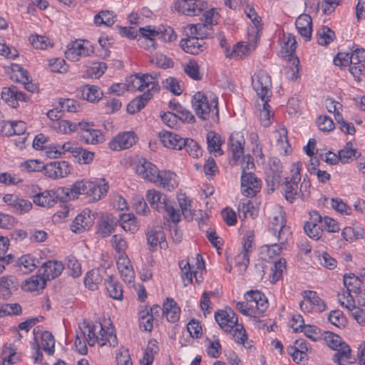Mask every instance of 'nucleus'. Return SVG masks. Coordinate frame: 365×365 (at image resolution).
<instances>
[{"label":"nucleus","mask_w":365,"mask_h":365,"mask_svg":"<svg viewBox=\"0 0 365 365\" xmlns=\"http://www.w3.org/2000/svg\"><path fill=\"white\" fill-rule=\"evenodd\" d=\"M63 190L69 199L73 200L77 198L79 195H86L90 197V201L96 202L107 193L108 185L104 184L103 186H100L94 181L84 179L74 182L71 188H64Z\"/></svg>","instance_id":"nucleus-1"},{"label":"nucleus","mask_w":365,"mask_h":365,"mask_svg":"<svg viewBox=\"0 0 365 365\" xmlns=\"http://www.w3.org/2000/svg\"><path fill=\"white\" fill-rule=\"evenodd\" d=\"M146 199L152 208L158 212L166 213L173 222H178L180 220L179 210L173 207L167 195L158 190H148L146 192Z\"/></svg>","instance_id":"nucleus-2"},{"label":"nucleus","mask_w":365,"mask_h":365,"mask_svg":"<svg viewBox=\"0 0 365 365\" xmlns=\"http://www.w3.org/2000/svg\"><path fill=\"white\" fill-rule=\"evenodd\" d=\"M192 108L196 115L205 120L210 118V113L215 110V115L218 118V101L215 96H210V101L207 96L202 92H197L192 99Z\"/></svg>","instance_id":"nucleus-3"},{"label":"nucleus","mask_w":365,"mask_h":365,"mask_svg":"<svg viewBox=\"0 0 365 365\" xmlns=\"http://www.w3.org/2000/svg\"><path fill=\"white\" fill-rule=\"evenodd\" d=\"M294 165L296 168V171L292 175V177L290 179L286 178L284 182L281 185L282 195L291 203L297 198L304 197V195L302 193V187L303 186L305 187L309 186L308 182H303L300 188L299 187L298 182L301 179L299 173L301 165L299 163H297Z\"/></svg>","instance_id":"nucleus-4"},{"label":"nucleus","mask_w":365,"mask_h":365,"mask_svg":"<svg viewBox=\"0 0 365 365\" xmlns=\"http://www.w3.org/2000/svg\"><path fill=\"white\" fill-rule=\"evenodd\" d=\"M252 85L262 101H269L272 96V81L266 71L259 70L257 72L252 78Z\"/></svg>","instance_id":"nucleus-5"},{"label":"nucleus","mask_w":365,"mask_h":365,"mask_svg":"<svg viewBox=\"0 0 365 365\" xmlns=\"http://www.w3.org/2000/svg\"><path fill=\"white\" fill-rule=\"evenodd\" d=\"M79 328L90 346H94L96 343H98L101 346L106 344V339L103 338L104 334H103L104 329L101 324L95 325L83 320L79 324Z\"/></svg>","instance_id":"nucleus-6"},{"label":"nucleus","mask_w":365,"mask_h":365,"mask_svg":"<svg viewBox=\"0 0 365 365\" xmlns=\"http://www.w3.org/2000/svg\"><path fill=\"white\" fill-rule=\"evenodd\" d=\"M93 125L86 122H79V140L86 144H98L104 141V136L101 130L94 129Z\"/></svg>","instance_id":"nucleus-7"},{"label":"nucleus","mask_w":365,"mask_h":365,"mask_svg":"<svg viewBox=\"0 0 365 365\" xmlns=\"http://www.w3.org/2000/svg\"><path fill=\"white\" fill-rule=\"evenodd\" d=\"M175 9L187 16H197L208 9L207 3L203 0H181L176 4Z\"/></svg>","instance_id":"nucleus-8"},{"label":"nucleus","mask_w":365,"mask_h":365,"mask_svg":"<svg viewBox=\"0 0 365 365\" xmlns=\"http://www.w3.org/2000/svg\"><path fill=\"white\" fill-rule=\"evenodd\" d=\"M135 172L142 178L151 182L158 183V168L153 163L144 158L138 160L135 164Z\"/></svg>","instance_id":"nucleus-9"},{"label":"nucleus","mask_w":365,"mask_h":365,"mask_svg":"<svg viewBox=\"0 0 365 365\" xmlns=\"http://www.w3.org/2000/svg\"><path fill=\"white\" fill-rule=\"evenodd\" d=\"M261 189V180L252 173L242 174L241 191L242 193L249 197L255 196Z\"/></svg>","instance_id":"nucleus-10"},{"label":"nucleus","mask_w":365,"mask_h":365,"mask_svg":"<svg viewBox=\"0 0 365 365\" xmlns=\"http://www.w3.org/2000/svg\"><path fill=\"white\" fill-rule=\"evenodd\" d=\"M215 318L219 326L225 331H232L238 324L237 315L230 308L217 311L215 314Z\"/></svg>","instance_id":"nucleus-11"},{"label":"nucleus","mask_w":365,"mask_h":365,"mask_svg":"<svg viewBox=\"0 0 365 365\" xmlns=\"http://www.w3.org/2000/svg\"><path fill=\"white\" fill-rule=\"evenodd\" d=\"M118 220L112 214H106L98 222L96 234L102 238L110 236L115 230Z\"/></svg>","instance_id":"nucleus-12"},{"label":"nucleus","mask_w":365,"mask_h":365,"mask_svg":"<svg viewBox=\"0 0 365 365\" xmlns=\"http://www.w3.org/2000/svg\"><path fill=\"white\" fill-rule=\"evenodd\" d=\"M147 242L150 251H155L159 245L161 249H166L168 243L165 235L160 227L148 228L145 232Z\"/></svg>","instance_id":"nucleus-13"},{"label":"nucleus","mask_w":365,"mask_h":365,"mask_svg":"<svg viewBox=\"0 0 365 365\" xmlns=\"http://www.w3.org/2000/svg\"><path fill=\"white\" fill-rule=\"evenodd\" d=\"M136 142V135L134 132H124L119 133L109 143V148L112 150L127 149Z\"/></svg>","instance_id":"nucleus-14"},{"label":"nucleus","mask_w":365,"mask_h":365,"mask_svg":"<svg viewBox=\"0 0 365 365\" xmlns=\"http://www.w3.org/2000/svg\"><path fill=\"white\" fill-rule=\"evenodd\" d=\"M187 38L180 41V46L187 53L197 55L202 52L205 48V43L202 39H200L195 35L185 34Z\"/></svg>","instance_id":"nucleus-15"},{"label":"nucleus","mask_w":365,"mask_h":365,"mask_svg":"<svg viewBox=\"0 0 365 365\" xmlns=\"http://www.w3.org/2000/svg\"><path fill=\"white\" fill-rule=\"evenodd\" d=\"M63 269L64 265L61 262L49 260L42 264L38 272L41 273L47 282L58 277Z\"/></svg>","instance_id":"nucleus-16"},{"label":"nucleus","mask_w":365,"mask_h":365,"mask_svg":"<svg viewBox=\"0 0 365 365\" xmlns=\"http://www.w3.org/2000/svg\"><path fill=\"white\" fill-rule=\"evenodd\" d=\"M247 301L252 302L255 317L263 314L268 307V301L264 294L259 291H250L245 294Z\"/></svg>","instance_id":"nucleus-17"},{"label":"nucleus","mask_w":365,"mask_h":365,"mask_svg":"<svg viewBox=\"0 0 365 365\" xmlns=\"http://www.w3.org/2000/svg\"><path fill=\"white\" fill-rule=\"evenodd\" d=\"M1 98L12 108L19 106V101H26L25 95L19 91L16 86L4 87L1 91Z\"/></svg>","instance_id":"nucleus-18"},{"label":"nucleus","mask_w":365,"mask_h":365,"mask_svg":"<svg viewBox=\"0 0 365 365\" xmlns=\"http://www.w3.org/2000/svg\"><path fill=\"white\" fill-rule=\"evenodd\" d=\"M93 51L83 46L82 43L75 41L70 43L65 51V56L71 61H77L81 56H88Z\"/></svg>","instance_id":"nucleus-19"},{"label":"nucleus","mask_w":365,"mask_h":365,"mask_svg":"<svg viewBox=\"0 0 365 365\" xmlns=\"http://www.w3.org/2000/svg\"><path fill=\"white\" fill-rule=\"evenodd\" d=\"M117 267L125 282H131L134 279L135 272L130 259L125 255H120L117 260Z\"/></svg>","instance_id":"nucleus-20"},{"label":"nucleus","mask_w":365,"mask_h":365,"mask_svg":"<svg viewBox=\"0 0 365 365\" xmlns=\"http://www.w3.org/2000/svg\"><path fill=\"white\" fill-rule=\"evenodd\" d=\"M33 201L38 206L51 207L57 202L58 196L53 190H44L43 192L34 194Z\"/></svg>","instance_id":"nucleus-21"},{"label":"nucleus","mask_w":365,"mask_h":365,"mask_svg":"<svg viewBox=\"0 0 365 365\" xmlns=\"http://www.w3.org/2000/svg\"><path fill=\"white\" fill-rule=\"evenodd\" d=\"M296 28L299 34L306 40L312 38V18L308 14H301L296 20Z\"/></svg>","instance_id":"nucleus-22"},{"label":"nucleus","mask_w":365,"mask_h":365,"mask_svg":"<svg viewBox=\"0 0 365 365\" xmlns=\"http://www.w3.org/2000/svg\"><path fill=\"white\" fill-rule=\"evenodd\" d=\"M90 211H83L78 215L71 225V230L76 233H81L88 229L93 224Z\"/></svg>","instance_id":"nucleus-23"},{"label":"nucleus","mask_w":365,"mask_h":365,"mask_svg":"<svg viewBox=\"0 0 365 365\" xmlns=\"http://www.w3.org/2000/svg\"><path fill=\"white\" fill-rule=\"evenodd\" d=\"M159 137L164 146L168 148L182 150L184 138L179 135L170 131H164L159 133Z\"/></svg>","instance_id":"nucleus-24"},{"label":"nucleus","mask_w":365,"mask_h":365,"mask_svg":"<svg viewBox=\"0 0 365 365\" xmlns=\"http://www.w3.org/2000/svg\"><path fill=\"white\" fill-rule=\"evenodd\" d=\"M139 31L140 34L147 36L146 32H149L150 35L156 36L158 39L164 41L165 42H172L176 40L177 35L175 34L173 28L168 26L160 29L159 31L147 29L145 28H140Z\"/></svg>","instance_id":"nucleus-25"},{"label":"nucleus","mask_w":365,"mask_h":365,"mask_svg":"<svg viewBox=\"0 0 365 365\" xmlns=\"http://www.w3.org/2000/svg\"><path fill=\"white\" fill-rule=\"evenodd\" d=\"M279 163V160L277 161V163ZM274 165H276V168H270L269 170L267 173L266 182L268 187V190L270 192H274L277 187H278L281 184L282 179V170L281 168L276 164L275 160H274Z\"/></svg>","instance_id":"nucleus-26"},{"label":"nucleus","mask_w":365,"mask_h":365,"mask_svg":"<svg viewBox=\"0 0 365 365\" xmlns=\"http://www.w3.org/2000/svg\"><path fill=\"white\" fill-rule=\"evenodd\" d=\"M158 183L165 190L170 191L178 186L177 175L170 170H158Z\"/></svg>","instance_id":"nucleus-27"},{"label":"nucleus","mask_w":365,"mask_h":365,"mask_svg":"<svg viewBox=\"0 0 365 365\" xmlns=\"http://www.w3.org/2000/svg\"><path fill=\"white\" fill-rule=\"evenodd\" d=\"M185 34L195 35L204 41L212 34V26L206 24H189L185 27Z\"/></svg>","instance_id":"nucleus-28"},{"label":"nucleus","mask_w":365,"mask_h":365,"mask_svg":"<svg viewBox=\"0 0 365 365\" xmlns=\"http://www.w3.org/2000/svg\"><path fill=\"white\" fill-rule=\"evenodd\" d=\"M180 309L173 299H167L163 304V316L165 317L170 322L175 323L180 319Z\"/></svg>","instance_id":"nucleus-29"},{"label":"nucleus","mask_w":365,"mask_h":365,"mask_svg":"<svg viewBox=\"0 0 365 365\" xmlns=\"http://www.w3.org/2000/svg\"><path fill=\"white\" fill-rule=\"evenodd\" d=\"M361 283L360 279L354 274H345L344 276V284L346 288V291L344 294H347V297L351 298V292L359 294L361 292Z\"/></svg>","instance_id":"nucleus-30"},{"label":"nucleus","mask_w":365,"mask_h":365,"mask_svg":"<svg viewBox=\"0 0 365 365\" xmlns=\"http://www.w3.org/2000/svg\"><path fill=\"white\" fill-rule=\"evenodd\" d=\"M46 282L41 274L38 272L37 274L26 279L22 284L21 287L26 291H38L45 288Z\"/></svg>","instance_id":"nucleus-31"},{"label":"nucleus","mask_w":365,"mask_h":365,"mask_svg":"<svg viewBox=\"0 0 365 365\" xmlns=\"http://www.w3.org/2000/svg\"><path fill=\"white\" fill-rule=\"evenodd\" d=\"M103 270L102 269H93L88 271L85 277L84 284L90 290H96L98 284L103 280Z\"/></svg>","instance_id":"nucleus-32"},{"label":"nucleus","mask_w":365,"mask_h":365,"mask_svg":"<svg viewBox=\"0 0 365 365\" xmlns=\"http://www.w3.org/2000/svg\"><path fill=\"white\" fill-rule=\"evenodd\" d=\"M337 351L333 356V361L339 365H349L351 363L349 361L351 359V349L345 343L341 342L340 346L336 349Z\"/></svg>","instance_id":"nucleus-33"},{"label":"nucleus","mask_w":365,"mask_h":365,"mask_svg":"<svg viewBox=\"0 0 365 365\" xmlns=\"http://www.w3.org/2000/svg\"><path fill=\"white\" fill-rule=\"evenodd\" d=\"M297 41L295 36L292 34H283L282 38V53L283 56L284 53L289 57L293 56L297 48Z\"/></svg>","instance_id":"nucleus-34"},{"label":"nucleus","mask_w":365,"mask_h":365,"mask_svg":"<svg viewBox=\"0 0 365 365\" xmlns=\"http://www.w3.org/2000/svg\"><path fill=\"white\" fill-rule=\"evenodd\" d=\"M80 92L81 98L90 102L98 101L103 96V92L96 86H83Z\"/></svg>","instance_id":"nucleus-35"},{"label":"nucleus","mask_w":365,"mask_h":365,"mask_svg":"<svg viewBox=\"0 0 365 365\" xmlns=\"http://www.w3.org/2000/svg\"><path fill=\"white\" fill-rule=\"evenodd\" d=\"M152 94L150 92L144 93L140 96L130 101L127 106V111L130 114H134L143 108L145 104L151 98Z\"/></svg>","instance_id":"nucleus-36"},{"label":"nucleus","mask_w":365,"mask_h":365,"mask_svg":"<svg viewBox=\"0 0 365 365\" xmlns=\"http://www.w3.org/2000/svg\"><path fill=\"white\" fill-rule=\"evenodd\" d=\"M207 149L212 153L215 152L218 155H222L223 151L221 149L222 140L221 136L215 131H209L207 134Z\"/></svg>","instance_id":"nucleus-37"},{"label":"nucleus","mask_w":365,"mask_h":365,"mask_svg":"<svg viewBox=\"0 0 365 365\" xmlns=\"http://www.w3.org/2000/svg\"><path fill=\"white\" fill-rule=\"evenodd\" d=\"M359 156L358 151L354 148L352 142L346 143L344 148L339 151V158L342 163H348L349 162L356 159Z\"/></svg>","instance_id":"nucleus-38"},{"label":"nucleus","mask_w":365,"mask_h":365,"mask_svg":"<svg viewBox=\"0 0 365 365\" xmlns=\"http://www.w3.org/2000/svg\"><path fill=\"white\" fill-rule=\"evenodd\" d=\"M106 289L109 296L114 299L120 300L123 298V288L121 284L115 282L110 276L105 282Z\"/></svg>","instance_id":"nucleus-39"},{"label":"nucleus","mask_w":365,"mask_h":365,"mask_svg":"<svg viewBox=\"0 0 365 365\" xmlns=\"http://www.w3.org/2000/svg\"><path fill=\"white\" fill-rule=\"evenodd\" d=\"M120 226L125 232L132 234L139 229L136 217L130 214H123L120 216Z\"/></svg>","instance_id":"nucleus-40"},{"label":"nucleus","mask_w":365,"mask_h":365,"mask_svg":"<svg viewBox=\"0 0 365 365\" xmlns=\"http://www.w3.org/2000/svg\"><path fill=\"white\" fill-rule=\"evenodd\" d=\"M116 16L113 11L108 10L101 11L94 16V23L96 26H112L115 21Z\"/></svg>","instance_id":"nucleus-41"},{"label":"nucleus","mask_w":365,"mask_h":365,"mask_svg":"<svg viewBox=\"0 0 365 365\" xmlns=\"http://www.w3.org/2000/svg\"><path fill=\"white\" fill-rule=\"evenodd\" d=\"M317 42L321 46H327L335 38V33L330 28L323 26L317 32Z\"/></svg>","instance_id":"nucleus-42"},{"label":"nucleus","mask_w":365,"mask_h":365,"mask_svg":"<svg viewBox=\"0 0 365 365\" xmlns=\"http://www.w3.org/2000/svg\"><path fill=\"white\" fill-rule=\"evenodd\" d=\"M51 150L47 153H49L50 157L58 158L59 155L64 154L66 152H70L74 156V151L78 149L77 146H73L70 142L63 143L62 145H57L50 148Z\"/></svg>","instance_id":"nucleus-43"},{"label":"nucleus","mask_w":365,"mask_h":365,"mask_svg":"<svg viewBox=\"0 0 365 365\" xmlns=\"http://www.w3.org/2000/svg\"><path fill=\"white\" fill-rule=\"evenodd\" d=\"M16 266L24 274H28L36 268L34 259L29 255H24L16 262Z\"/></svg>","instance_id":"nucleus-44"},{"label":"nucleus","mask_w":365,"mask_h":365,"mask_svg":"<svg viewBox=\"0 0 365 365\" xmlns=\"http://www.w3.org/2000/svg\"><path fill=\"white\" fill-rule=\"evenodd\" d=\"M17 287L18 282L14 276H4L0 278V291H4L5 295H10Z\"/></svg>","instance_id":"nucleus-45"},{"label":"nucleus","mask_w":365,"mask_h":365,"mask_svg":"<svg viewBox=\"0 0 365 365\" xmlns=\"http://www.w3.org/2000/svg\"><path fill=\"white\" fill-rule=\"evenodd\" d=\"M244 143V140H237L235 138L234 135L232 134L229 138V145L230 147V150L232 153V157L235 161L239 160V158L242 155L244 152V148L242 144Z\"/></svg>","instance_id":"nucleus-46"},{"label":"nucleus","mask_w":365,"mask_h":365,"mask_svg":"<svg viewBox=\"0 0 365 365\" xmlns=\"http://www.w3.org/2000/svg\"><path fill=\"white\" fill-rule=\"evenodd\" d=\"M250 51V46L244 45L242 43H238L232 51L228 48L225 50L226 57H236L238 58H243Z\"/></svg>","instance_id":"nucleus-47"},{"label":"nucleus","mask_w":365,"mask_h":365,"mask_svg":"<svg viewBox=\"0 0 365 365\" xmlns=\"http://www.w3.org/2000/svg\"><path fill=\"white\" fill-rule=\"evenodd\" d=\"M182 149L184 148L192 158H198L202 155V150L196 141L191 138H184L182 143Z\"/></svg>","instance_id":"nucleus-48"},{"label":"nucleus","mask_w":365,"mask_h":365,"mask_svg":"<svg viewBox=\"0 0 365 365\" xmlns=\"http://www.w3.org/2000/svg\"><path fill=\"white\" fill-rule=\"evenodd\" d=\"M53 127L58 133L68 134L78 130V123H74L69 120H61L53 123Z\"/></svg>","instance_id":"nucleus-49"},{"label":"nucleus","mask_w":365,"mask_h":365,"mask_svg":"<svg viewBox=\"0 0 365 365\" xmlns=\"http://www.w3.org/2000/svg\"><path fill=\"white\" fill-rule=\"evenodd\" d=\"M344 239L349 242L363 237L364 230L360 227H346L341 232Z\"/></svg>","instance_id":"nucleus-50"},{"label":"nucleus","mask_w":365,"mask_h":365,"mask_svg":"<svg viewBox=\"0 0 365 365\" xmlns=\"http://www.w3.org/2000/svg\"><path fill=\"white\" fill-rule=\"evenodd\" d=\"M180 267L182 270V278L185 286L192 282V274H195L194 266H191L189 262H180Z\"/></svg>","instance_id":"nucleus-51"},{"label":"nucleus","mask_w":365,"mask_h":365,"mask_svg":"<svg viewBox=\"0 0 365 365\" xmlns=\"http://www.w3.org/2000/svg\"><path fill=\"white\" fill-rule=\"evenodd\" d=\"M275 138H277V145L284 150L285 153H288V148H290L288 137L287 130L285 128H279L275 131Z\"/></svg>","instance_id":"nucleus-52"},{"label":"nucleus","mask_w":365,"mask_h":365,"mask_svg":"<svg viewBox=\"0 0 365 365\" xmlns=\"http://www.w3.org/2000/svg\"><path fill=\"white\" fill-rule=\"evenodd\" d=\"M242 214L245 218L248 216L252 218H255L258 215L257 210L254 207L253 204L250 200H247L246 202H241L239 205V217H242Z\"/></svg>","instance_id":"nucleus-53"},{"label":"nucleus","mask_w":365,"mask_h":365,"mask_svg":"<svg viewBox=\"0 0 365 365\" xmlns=\"http://www.w3.org/2000/svg\"><path fill=\"white\" fill-rule=\"evenodd\" d=\"M158 350L156 341H150L145 349L143 358L140 360L141 365H150L154 359V354Z\"/></svg>","instance_id":"nucleus-54"},{"label":"nucleus","mask_w":365,"mask_h":365,"mask_svg":"<svg viewBox=\"0 0 365 365\" xmlns=\"http://www.w3.org/2000/svg\"><path fill=\"white\" fill-rule=\"evenodd\" d=\"M126 91H143L145 89L142 76L135 74L127 79Z\"/></svg>","instance_id":"nucleus-55"},{"label":"nucleus","mask_w":365,"mask_h":365,"mask_svg":"<svg viewBox=\"0 0 365 365\" xmlns=\"http://www.w3.org/2000/svg\"><path fill=\"white\" fill-rule=\"evenodd\" d=\"M107 66L104 62H95L93 63L88 68V76L94 78L101 77L106 70Z\"/></svg>","instance_id":"nucleus-56"},{"label":"nucleus","mask_w":365,"mask_h":365,"mask_svg":"<svg viewBox=\"0 0 365 365\" xmlns=\"http://www.w3.org/2000/svg\"><path fill=\"white\" fill-rule=\"evenodd\" d=\"M56 165V179L63 178L68 176L71 172V165L65 160L61 161H53Z\"/></svg>","instance_id":"nucleus-57"},{"label":"nucleus","mask_w":365,"mask_h":365,"mask_svg":"<svg viewBox=\"0 0 365 365\" xmlns=\"http://www.w3.org/2000/svg\"><path fill=\"white\" fill-rule=\"evenodd\" d=\"M286 264L287 262L284 258H280L275 262L270 279L272 283H275L282 277L283 272L286 269Z\"/></svg>","instance_id":"nucleus-58"},{"label":"nucleus","mask_w":365,"mask_h":365,"mask_svg":"<svg viewBox=\"0 0 365 365\" xmlns=\"http://www.w3.org/2000/svg\"><path fill=\"white\" fill-rule=\"evenodd\" d=\"M42 346L48 354L54 352L55 340L53 336L49 331H44L41 335Z\"/></svg>","instance_id":"nucleus-59"},{"label":"nucleus","mask_w":365,"mask_h":365,"mask_svg":"<svg viewBox=\"0 0 365 365\" xmlns=\"http://www.w3.org/2000/svg\"><path fill=\"white\" fill-rule=\"evenodd\" d=\"M299 331L304 332V335L307 337L311 339L314 341L322 339L323 334L321 333L320 329L315 326H312L309 324H304V327L299 330Z\"/></svg>","instance_id":"nucleus-60"},{"label":"nucleus","mask_w":365,"mask_h":365,"mask_svg":"<svg viewBox=\"0 0 365 365\" xmlns=\"http://www.w3.org/2000/svg\"><path fill=\"white\" fill-rule=\"evenodd\" d=\"M304 232L306 234L312 239L319 240L322 233V230L320 227L313 222H307L304 226Z\"/></svg>","instance_id":"nucleus-61"},{"label":"nucleus","mask_w":365,"mask_h":365,"mask_svg":"<svg viewBox=\"0 0 365 365\" xmlns=\"http://www.w3.org/2000/svg\"><path fill=\"white\" fill-rule=\"evenodd\" d=\"M74 157L78 158L80 163L89 164L94 158V153L78 147L77 150L74 151Z\"/></svg>","instance_id":"nucleus-62"},{"label":"nucleus","mask_w":365,"mask_h":365,"mask_svg":"<svg viewBox=\"0 0 365 365\" xmlns=\"http://www.w3.org/2000/svg\"><path fill=\"white\" fill-rule=\"evenodd\" d=\"M29 41L31 45L37 49H46L51 45L49 39L44 36L31 35L29 37Z\"/></svg>","instance_id":"nucleus-63"},{"label":"nucleus","mask_w":365,"mask_h":365,"mask_svg":"<svg viewBox=\"0 0 365 365\" xmlns=\"http://www.w3.org/2000/svg\"><path fill=\"white\" fill-rule=\"evenodd\" d=\"M327 344L332 349H337L342 342L341 337L331 331H324L322 334Z\"/></svg>","instance_id":"nucleus-64"}]
</instances>
